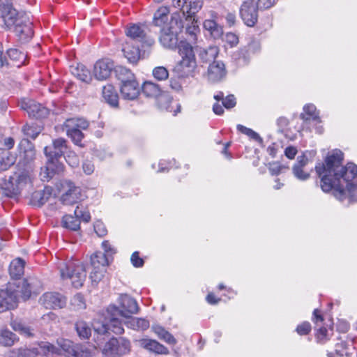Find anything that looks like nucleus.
<instances>
[{"label": "nucleus", "mask_w": 357, "mask_h": 357, "mask_svg": "<svg viewBox=\"0 0 357 357\" xmlns=\"http://www.w3.org/2000/svg\"><path fill=\"white\" fill-rule=\"evenodd\" d=\"M128 326L134 330H146L149 327V321L142 318L130 317Z\"/></svg>", "instance_id": "obj_45"}, {"label": "nucleus", "mask_w": 357, "mask_h": 357, "mask_svg": "<svg viewBox=\"0 0 357 357\" xmlns=\"http://www.w3.org/2000/svg\"><path fill=\"white\" fill-rule=\"evenodd\" d=\"M57 343L61 349V353L66 356L73 357L77 344L75 345L70 340L65 339L59 340Z\"/></svg>", "instance_id": "obj_38"}, {"label": "nucleus", "mask_w": 357, "mask_h": 357, "mask_svg": "<svg viewBox=\"0 0 357 357\" xmlns=\"http://www.w3.org/2000/svg\"><path fill=\"white\" fill-rule=\"evenodd\" d=\"M82 169L86 175H91L94 172V165L90 160H85L82 165Z\"/></svg>", "instance_id": "obj_64"}, {"label": "nucleus", "mask_w": 357, "mask_h": 357, "mask_svg": "<svg viewBox=\"0 0 357 357\" xmlns=\"http://www.w3.org/2000/svg\"><path fill=\"white\" fill-rule=\"evenodd\" d=\"M296 331L300 335H307L311 331V325L309 322L304 321L298 325L296 328Z\"/></svg>", "instance_id": "obj_59"}, {"label": "nucleus", "mask_w": 357, "mask_h": 357, "mask_svg": "<svg viewBox=\"0 0 357 357\" xmlns=\"http://www.w3.org/2000/svg\"><path fill=\"white\" fill-rule=\"evenodd\" d=\"M25 144H27L28 149L24 150L23 157H24V160H26V161H29V160H33V158H34L35 151L32 148L31 145L29 144V141H27V140L22 141L20 142V144H19V147L20 149H22V147Z\"/></svg>", "instance_id": "obj_54"}, {"label": "nucleus", "mask_w": 357, "mask_h": 357, "mask_svg": "<svg viewBox=\"0 0 357 357\" xmlns=\"http://www.w3.org/2000/svg\"><path fill=\"white\" fill-rule=\"evenodd\" d=\"M52 189L45 187L43 190L35 191L31 198L33 205L40 206L46 203L52 195Z\"/></svg>", "instance_id": "obj_30"}, {"label": "nucleus", "mask_w": 357, "mask_h": 357, "mask_svg": "<svg viewBox=\"0 0 357 357\" xmlns=\"http://www.w3.org/2000/svg\"><path fill=\"white\" fill-rule=\"evenodd\" d=\"M13 283H16L17 285H19V287L17 288V294L20 291L24 299H27L30 297L33 285L32 282H29L28 280H24L23 281L14 282Z\"/></svg>", "instance_id": "obj_42"}, {"label": "nucleus", "mask_w": 357, "mask_h": 357, "mask_svg": "<svg viewBox=\"0 0 357 357\" xmlns=\"http://www.w3.org/2000/svg\"><path fill=\"white\" fill-rule=\"evenodd\" d=\"M102 248L103 249L104 252H101L102 254H104V255L107 257V259H108V264H109L111 260L112 259V255L116 253V250L111 245V244L107 241H104L102 243Z\"/></svg>", "instance_id": "obj_53"}, {"label": "nucleus", "mask_w": 357, "mask_h": 357, "mask_svg": "<svg viewBox=\"0 0 357 357\" xmlns=\"http://www.w3.org/2000/svg\"><path fill=\"white\" fill-rule=\"evenodd\" d=\"M126 34L129 38L128 40L133 41L135 43H141L142 47L145 46L151 47L154 44V40L147 37L144 29L138 24H132L128 27Z\"/></svg>", "instance_id": "obj_12"}, {"label": "nucleus", "mask_w": 357, "mask_h": 357, "mask_svg": "<svg viewBox=\"0 0 357 357\" xmlns=\"http://www.w3.org/2000/svg\"><path fill=\"white\" fill-rule=\"evenodd\" d=\"M67 135L72 139L75 144L82 146L81 144L82 139L84 138V134L82 130L66 132Z\"/></svg>", "instance_id": "obj_56"}, {"label": "nucleus", "mask_w": 357, "mask_h": 357, "mask_svg": "<svg viewBox=\"0 0 357 357\" xmlns=\"http://www.w3.org/2000/svg\"><path fill=\"white\" fill-rule=\"evenodd\" d=\"M22 132L26 137L35 139L40 132V128L34 124H26L22 127Z\"/></svg>", "instance_id": "obj_50"}, {"label": "nucleus", "mask_w": 357, "mask_h": 357, "mask_svg": "<svg viewBox=\"0 0 357 357\" xmlns=\"http://www.w3.org/2000/svg\"><path fill=\"white\" fill-rule=\"evenodd\" d=\"M32 185L31 174L25 169H18L8 178L0 179V187L8 197L16 196L26 187Z\"/></svg>", "instance_id": "obj_3"}, {"label": "nucleus", "mask_w": 357, "mask_h": 357, "mask_svg": "<svg viewBox=\"0 0 357 357\" xmlns=\"http://www.w3.org/2000/svg\"><path fill=\"white\" fill-rule=\"evenodd\" d=\"M94 230L97 235L100 237L105 236L107 230L105 225L101 221H96L94 224Z\"/></svg>", "instance_id": "obj_61"}, {"label": "nucleus", "mask_w": 357, "mask_h": 357, "mask_svg": "<svg viewBox=\"0 0 357 357\" xmlns=\"http://www.w3.org/2000/svg\"><path fill=\"white\" fill-rule=\"evenodd\" d=\"M131 263L135 267H142L144 265V260L139 257L138 252H134L131 255Z\"/></svg>", "instance_id": "obj_63"}, {"label": "nucleus", "mask_w": 357, "mask_h": 357, "mask_svg": "<svg viewBox=\"0 0 357 357\" xmlns=\"http://www.w3.org/2000/svg\"><path fill=\"white\" fill-rule=\"evenodd\" d=\"M227 73L225 65L222 61L212 62L208 68L207 79L211 83H218L225 78Z\"/></svg>", "instance_id": "obj_18"}, {"label": "nucleus", "mask_w": 357, "mask_h": 357, "mask_svg": "<svg viewBox=\"0 0 357 357\" xmlns=\"http://www.w3.org/2000/svg\"><path fill=\"white\" fill-rule=\"evenodd\" d=\"M118 79L121 83L135 79L134 74L128 68L119 66L116 70Z\"/></svg>", "instance_id": "obj_47"}, {"label": "nucleus", "mask_w": 357, "mask_h": 357, "mask_svg": "<svg viewBox=\"0 0 357 357\" xmlns=\"http://www.w3.org/2000/svg\"><path fill=\"white\" fill-rule=\"evenodd\" d=\"M142 93L149 98H158L162 93L159 85L152 82H145L142 87Z\"/></svg>", "instance_id": "obj_36"}, {"label": "nucleus", "mask_w": 357, "mask_h": 357, "mask_svg": "<svg viewBox=\"0 0 357 357\" xmlns=\"http://www.w3.org/2000/svg\"><path fill=\"white\" fill-rule=\"evenodd\" d=\"M62 226L66 229L77 231L79 229V220L75 216L66 215L62 218Z\"/></svg>", "instance_id": "obj_43"}, {"label": "nucleus", "mask_w": 357, "mask_h": 357, "mask_svg": "<svg viewBox=\"0 0 357 357\" xmlns=\"http://www.w3.org/2000/svg\"><path fill=\"white\" fill-rule=\"evenodd\" d=\"M120 307L114 305H110L107 312H112L113 315L116 314H120L121 317L130 318L133 314H136L139 311V306L137 301L128 296V294L121 295L119 298Z\"/></svg>", "instance_id": "obj_6"}, {"label": "nucleus", "mask_w": 357, "mask_h": 357, "mask_svg": "<svg viewBox=\"0 0 357 357\" xmlns=\"http://www.w3.org/2000/svg\"><path fill=\"white\" fill-rule=\"evenodd\" d=\"M194 15H192L191 20L188 18V20H185V31L186 33L190 35L192 37L195 36V32L197 29V26L195 24L196 22H195V19L193 17Z\"/></svg>", "instance_id": "obj_58"}, {"label": "nucleus", "mask_w": 357, "mask_h": 357, "mask_svg": "<svg viewBox=\"0 0 357 357\" xmlns=\"http://www.w3.org/2000/svg\"><path fill=\"white\" fill-rule=\"evenodd\" d=\"M236 104L234 95H228L222 101V105L226 109L233 108Z\"/></svg>", "instance_id": "obj_62"}, {"label": "nucleus", "mask_w": 357, "mask_h": 357, "mask_svg": "<svg viewBox=\"0 0 357 357\" xmlns=\"http://www.w3.org/2000/svg\"><path fill=\"white\" fill-rule=\"evenodd\" d=\"M71 305L75 310H81L85 308V302L83 296L81 294H77L70 301Z\"/></svg>", "instance_id": "obj_55"}, {"label": "nucleus", "mask_w": 357, "mask_h": 357, "mask_svg": "<svg viewBox=\"0 0 357 357\" xmlns=\"http://www.w3.org/2000/svg\"><path fill=\"white\" fill-rule=\"evenodd\" d=\"M108 313L109 314V323L101 324L100 323H96L93 325L94 331L99 335H103L109 331H112L115 334H122L124 329L123 328L122 321L119 319V317H121V315L118 314L113 315L112 312H108Z\"/></svg>", "instance_id": "obj_11"}, {"label": "nucleus", "mask_w": 357, "mask_h": 357, "mask_svg": "<svg viewBox=\"0 0 357 357\" xmlns=\"http://www.w3.org/2000/svg\"><path fill=\"white\" fill-rule=\"evenodd\" d=\"M108 259L102 254L101 251H97L91 257V265L92 270L90 273V279L92 283L98 284L104 277L107 266Z\"/></svg>", "instance_id": "obj_8"}, {"label": "nucleus", "mask_w": 357, "mask_h": 357, "mask_svg": "<svg viewBox=\"0 0 357 357\" xmlns=\"http://www.w3.org/2000/svg\"><path fill=\"white\" fill-rule=\"evenodd\" d=\"M75 328L79 336L82 338L87 339L91 335V328L85 321H77L75 324Z\"/></svg>", "instance_id": "obj_48"}, {"label": "nucleus", "mask_w": 357, "mask_h": 357, "mask_svg": "<svg viewBox=\"0 0 357 357\" xmlns=\"http://www.w3.org/2000/svg\"><path fill=\"white\" fill-rule=\"evenodd\" d=\"M181 60L176 63L173 73L179 78L192 76L197 68L193 47L185 41H181L178 46Z\"/></svg>", "instance_id": "obj_2"}, {"label": "nucleus", "mask_w": 357, "mask_h": 357, "mask_svg": "<svg viewBox=\"0 0 357 357\" xmlns=\"http://www.w3.org/2000/svg\"><path fill=\"white\" fill-rule=\"evenodd\" d=\"M67 142L63 138H58L52 141V146H47L44 149V153L47 158L59 162L66 150L67 149Z\"/></svg>", "instance_id": "obj_17"}, {"label": "nucleus", "mask_w": 357, "mask_h": 357, "mask_svg": "<svg viewBox=\"0 0 357 357\" xmlns=\"http://www.w3.org/2000/svg\"><path fill=\"white\" fill-rule=\"evenodd\" d=\"M20 15L10 0H0V17L8 28L11 29Z\"/></svg>", "instance_id": "obj_13"}, {"label": "nucleus", "mask_w": 357, "mask_h": 357, "mask_svg": "<svg viewBox=\"0 0 357 357\" xmlns=\"http://www.w3.org/2000/svg\"><path fill=\"white\" fill-rule=\"evenodd\" d=\"M61 280H70L75 288L83 286L86 278V271L83 263L78 260L61 261L58 266Z\"/></svg>", "instance_id": "obj_4"}, {"label": "nucleus", "mask_w": 357, "mask_h": 357, "mask_svg": "<svg viewBox=\"0 0 357 357\" xmlns=\"http://www.w3.org/2000/svg\"><path fill=\"white\" fill-rule=\"evenodd\" d=\"M39 351L38 349L20 348L13 351L12 357H35Z\"/></svg>", "instance_id": "obj_49"}, {"label": "nucleus", "mask_w": 357, "mask_h": 357, "mask_svg": "<svg viewBox=\"0 0 357 357\" xmlns=\"http://www.w3.org/2000/svg\"><path fill=\"white\" fill-rule=\"evenodd\" d=\"M237 130L248 135L249 137H250L251 139L255 140V141H257L259 142H262V139L261 138V137L259 135L258 133H257L256 132H255L254 130H252V129L250 128H248L244 126H242L241 124H238L237 125Z\"/></svg>", "instance_id": "obj_51"}, {"label": "nucleus", "mask_w": 357, "mask_h": 357, "mask_svg": "<svg viewBox=\"0 0 357 357\" xmlns=\"http://www.w3.org/2000/svg\"><path fill=\"white\" fill-rule=\"evenodd\" d=\"M204 28L208 31L211 36L214 39H219L223 34L222 27L214 20H206L204 22Z\"/></svg>", "instance_id": "obj_32"}, {"label": "nucleus", "mask_w": 357, "mask_h": 357, "mask_svg": "<svg viewBox=\"0 0 357 357\" xmlns=\"http://www.w3.org/2000/svg\"><path fill=\"white\" fill-rule=\"evenodd\" d=\"M342 153L335 151L329 153L325 162H319L315 171L321 178V188L325 192L333 190L334 197L340 201L349 198L350 201H357V184L354 181L357 176V166L348 163L341 165Z\"/></svg>", "instance_id": "obj_1"}, {"label": "nucleus", "mask_w": 357, "mask_h": 357, "mask_svg": "<svg viewBox=\"0 0 357 357\" xmlns=\"http://www.w3.org/2000/svg\"><path fill=\"white\" fill-rule=\"evenodd\" d=\"M315 152L305 151L301 155L298 156L297 162L293 167V174L299 180L305 181L310 178V173L305 172L304 168L315 155Z\"/></svg>", "instance_id": "obj_14"}, {"label": "nucleus", "mask_w": 357, "mask_h": 357, "mask_svg": "<svg viewBox=\"0 0 357 357\" xmlns=\"http://www.w3.org/2000/svg\"><path fill=\"white\" fill-rule=\"evenodd\" d=\"M89 122L82 118H72L67 119L63 127L66 132H72L73 130H86L89 127Z\"/></svg>", "instance_id": "obj_29"}, {"label": "nucleus", "mask_w": 357, "mask_h": 357, "mask_svg": "<svg viewBox=\"0 0 357 357\" xmlns=\"http://www.w3.org/2000/svg\"><path fill=\"white\" fill-rule=\"evenodd\" d=\"M11 28L22 43L29 41L33 36L32 23L24 15H21Z\"/></svg>", "instance_id": "obj_10"}, {"label": "nucleus", "mask_w": 357, "mask_h": 357, "mask_svg": "<svg viewBox=\"0 0 357 357\" xmlns=\"http://www.w3.org/2000/svg\"><path fill=\"white\" fill-rule=\"evenodd\" d=\"M63 188H66L65 192L61 196V202L65 205H73L82 199V190L78 186H76L73 182L66 181Z\"/></svg>", "instance_id": "obj_15"}, {"label": "nucleus", "mask_w": 357, "mask_h": 357, "mask_svg": "<svg viewBox=\"0 0 357 357\" xmlns=\"http://www.w3.org/2000/svg\"><path fill=\"white\" fill-rule=\"evenodd\" d=\"M16 158L8 151H3L0 153V172L7 170L15 164Z\"/></svg>", "instance_id": "obj_41"}, {"label": "nucleus", "mask_w": 357, "mask_h": 357, "mask_svg": "<svg viewBox=\"0 0 357 357\" xmlns=\"http://www.w3.org/2000/svg\"><path fill=\"white\" fill-rule=\"evenodd\" d=\"M63 166L59 162L47 158V165L41 169L40 176L43 181H49L55 174L61 172Z\"/></svg>", "instance_id": "obj_24"}, {"label": "nucleus", "mask_w": 357, "mask_h": 357, "mask_svg": "<svg viewBox=\"0 0 357 357\" xmlns=\"http://www.w3.org/2000/svg\"><path fill=\"white\" fill-rule=\"evenodd\" d=\"M185 17L183 16L182 13H175L172 15L169 26L166 27L171 31H176V33L181 32L185 26Z\"/></svg>", "instance_id": "obj_33"}, {"label": "nucleus", "mask_w": 357, "mask_h": 357, "mask_svg": "<svg viewBox=\"0 0 357 357\" xmlns=\"http://www.w3.org/2000/svg\"><path fill=\"white\" fill-rule=\"evenodd\" d=\"M114 68L113 62L108 59L98 61L93 68V75L98 80L107 79Z\"/></svg>", "instance_id": "obj_21"}, {"label": "nucleus", "mask_w": 357, "mask_h": 357, "mask_svg": "<svg viewBox=\"0 0 357 357\" xmlns=\"http://www.w3.org/2000/svg\"><path fill=\"white\" fill-rule=\"evenodd\" d=\"M122 51L130 63H137L140 58L139 47L133 41L127 40L123 46Z\"/></svg>", "instance_id": "obj_25"}, {"label": "nucleus", "mask_w": 357, "mask_h": 357, "mask_svg": "<svg viewBox=\"0 0 357 357\" xmlns=\"http://www.w3.org/2000/svg\"><path fill=\"white\" fill-rule=\"evenodd\" d=\"M141 347L151 351L155 352L158 354H167L169 350L164 345L158 342L151 339H142L139 341Z\"/></svg>", "instance_id": "obj_28"}, {"label": "nucleus", "mask_w": 357, "mask_h": 357, "mask_svg": "<svg viewBox=\"0 0 357 357\" xmlns=\"http://www.w3.org/2000/svg\"><path fill=\"white\" fill-rule=\"evenodd\" d=\"M240 16L248 26H254L258 20V5L255 0L244 1L239 10Z\"/></svg>", "instance_id": "obj_9"}, {"label": "nucleus", "mask_w": 357, "mask_h": 357, "mask_svg": "<svg viewBox=\"0 0 357 357\" xmlns=\"http://www.w3.org/2000/svg\"><path fill=\"white\" fill-rule=\"evenodd\" d=\"M24 262L20 258L14 259L10 264L9 272L13 278H18L24 273Z\"/></svg>", "instance_id": "obj_40"}, {"label": "nucleus", "mask_w": 357, "mask_h": 357, "mask_svg": "<svg viewBox=\"0 0 357 357\" xmlns=\"http://www.w3.org/2000/svg\"><path fill=\"white\" fill-rule=\"evenodd\" d=\"M7 55L9 58L8 61L10 64L8 66L20 68L25 63L26 55L24 52L16 48H10L7 51Z\"/></svg>", "instance_id": "obj_27"}, {"label": "nucleus", "mask_w": 357, "mask_h": 357, "mask_svg": "<svg viewBox=\"0 0 357 357\" xmlns=\"http://www.w3.org/2000/svg\"><path fill=\"white\" fill-rule=\"evenodd\" d=\"M300 117L305 121L310 120L320 121L316 107L312 104H308L303 107V112L301 114Z\"/></svg>", "instance_id": "obj_37"}, {"label": "nucleus", "mask_w": 357, "mask_h": 357, "mask_svg": "<svg viewBox=\"0 0 357 357\" xmlns=\"http://www.w3.org/2000/svg\"><path fill=\"white\" fill-rule=\"evenodd\" d=\"M11 326L15 331L26 337H30L33 335L32 329L21 321H13L11 322Z\"/></svg>", "instance_id": "obj_46"}, {"label": "nucleus", "mask_w": 357, "mask_h": 357, "mask_svg": "<svg viewBox=\"0 0 357 357\" xmlns=\"http://www.w3.org/2000/svg\"><path fill=\"white\" fill-rule=\"evenodd\" d=\"M71 72L75 77L84 82L89 83L91 81L92 77L90 71L82 64L72 67Z\"/></svg>", "instance_id": "obj_34"}, {"label": "nucleus", "mask_w": 357, "mask_h": 357, "mask_svg": "<svg viewBox=\"0 0 357 357\" xmlns=\"http://www.w3.org/2000/svg\"><path fill=\"white\" fill-rule=\"evenodd\" d=\"M177 34L176 31H171L166 27H163L161 30L160 42L165 47L174 48L178 43Z\"/></svg>", "instance_id": "obj_26"}, {"label": "nucleus", "mask_w": 357, "mask_h": 357, "mask_svg": "<svg viewBox=\"0 0 357 357\" xmlns=\"http://www.w3.org/2000/svg\"><path fill=\"white\" fill-rule=\"evenodd\" d=\"M75 216L79 219V220H82L85 222H88L91 220V215L89 211H84L82 208H80L79 206H77L74 211Z\"/></svg>", "instance_id": "obj_57"}, {"label": "nucleus", "mask_w": 357, "mask_h": 357, "mask_svg": "<svg viewBox=\"0 0 357 357\" xmlns=\"http://www.w3.org/2000/svg\"><path fill=\"white\" fill-rule=\"evenodd\" d=\"M20 107L27 112L29 116L36 119L45 118L49 114L48 109L33 100H23L20 103Z\"/></svg>", "instance_id": "obj_16"}, {"label": "nucleus", "mask_w": 357, "mask_h": 357, "mask_svg": "<svg viewBox=\"0 0 357 357\" xmlns=\"http://www.w3.org/2000/svg\"><path fill=\"white\" fill-rule=\"evenodd\" d=\"M130 343L123 338H112L102 348V352L105 357H119L130 351Z\"/></svg>", "instance_id": "obj_7"}, {"label": "nucleus", "mask_w": 357, "mask_h": 357, "mask_svg": "<svg viewBox=\"0 0 357 357\" xmlns=\"http://www.w3.org/2000/svg\"><path fill=\"white\" fill-rule=\"evenodd\" d=\"M102 98L106 102L112 107H117L119 105V96L114 87L111 84H107L102 88Z\"/></svg>", "instance_id": "obj_31"}, {"label": "nucleus", "mask_w": 357, "mask_h": 357, "mask_svg": "<svg viewBox=\"0 0 357 357\" xmlns=\"http://www.w3.org/2000/svg\"><path fill=\"white\" fill-rule=\"evenodd\" d=\"M75 353L73 357H92L91 352L87 348L82 345H77Z\"/></svg>", "instance_id": "obj_60"}, {"label": "nucleus", "mask_w": 357, "mask_h": 357, "mask_svg": "<svg viewBox=\"0 0 357 357\" xmlns=\"http://www.w3.org/2000/svg\"><path fill=\"white\" fill-rule=\"evenodd\" d=\"M17 340L16 335L10 331L6 328L0 330V344L5 347H11Z\"/></svg>", "instance_id": "obj_39"}, {"label": "nucleus", "mask_w": 357, "mask_h": 357, "mask_svg": "<svg viewBox=\"0 0 357 357\" xmlns=\"http://www.w3.org/2000/svg\"><path fill=\"white\" fill-rule=\"evenodd\" d=\"M16 283L8 282V284L0 289V313L11 310L17 306L18 299Z\"/></svg>", "instance_id": "obj_5"}, {"label": "nucleus", "mask_w": 357, "mask_h": 357, "mask_svg": "<svg viewBox=\"0 0 357 357\" xmlns=\"http://www.w3.org/2000/svg\"><path fill=\"white\" fill-rule=\"evenodd\" d=\"M120 91L124 99L132 100L137 98L139 95L140 87L135 79L121 83Z\"/></svg>", "instance_id": "obj_22"}, {"label": "nucleus", "mask_w": 357, "mask_h": 357, "mask_svg": "<svg viewBox=\"0 0 357 357\" xmlns=\"http://www.w3.org/2000/svg\"><path fill=\"white\" fill-rule=\"evenodd\" d=\"M169 13L167 7H160L155 13L153 17V22L155 26H161L167 22L168 19V14Z\"/></svg>", "instance_id": "obj_44"}, {"label": "nucleus", "mask_w": 357, "mask_h": 357, "mask_svg": "<svg viewBox=\"0 0 357 357\" xmlns=\"http://www.w3.org/2000/svg\"><path fill=\"white\" fill-rule=\"evenodd\" d=\"M152 331L158 335V337L169 344L174 345L177 341L174 336L166 331L163 327L159 325L152 326Z\"/></svg>", "instance_id": "obj_35"}, {"label": "nucleus", "mask_w": 357, "mask_h": 357, "mask_svg": "<svg viewBox=\"0 0 357 357\" xmlns=\"http://www.w3.org/2000/svg\"><path fill=\"white\" fill-rule=\"evenodd\" d=\"M195 51L201 62L210 64L217 61L220 50L217 46H209L206 48L196 47Z\"/></svg>", "instance_id": "obj_23"}, {"label": "nucleus", "mask_w": 357, "mask_h": 357, "mask_svg": "<svg viewBox=\"0 0 357 357\" xmlns=\"http://www.w3.org/2000/svg\"><path fill=\"white\" fill-rule=\"evenodd\" d=\"M153 75L159 81L165 80L169 77V72L165 67L158 66L153 68Z\"/></svg>", "instance_id": "obj_52"}, {"label": "nucleus", "mask_w": 357, "mask_h": 357, "mask_svg": "<svg viewBox=\"0 0 357 357\" xmlns=\"http://www.w3.org/2000/svg\"><path fill=\"white\" fill-rule=\"evenodd\" d=\"M172 5L175 8H178L183 16L186 20L190 18L191 20L192 15H194L202 7L199 1H192L190 0H173Z\"/></svg>", "instance_id": "obj_19"}, {"label": "nucleus", "mask_w": 357, "mask_h": 357, "mask_svg": "<svg viewBox=\"0 0 357 357\" xmlns=\"http://www.w3.org/2000/svg\"><path fill=\"white\" fill-rule=\"evenodd\" d=\"M40 303L50 309L63 308L66 306V298L59 293L47 292L40 299Z\"/></svg>", "instance_id": "obj_20"}]
</instances>
